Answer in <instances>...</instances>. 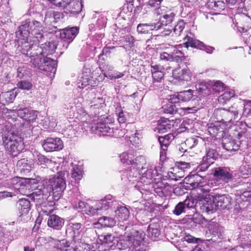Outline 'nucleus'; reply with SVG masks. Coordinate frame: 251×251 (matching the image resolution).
Returning a JSON list of instances; mask_svg holds the SVG:
<instances>
[{"label": "nucleus", "instance_id": "nucleus-11", "mask_svg": "<svg viewBox=\"0 0 251 251\" xmlns=\"http://www.w3.org/2000/svg\"><path fill=\"white\" fill-rule=\"evenodd\" d=\"M78 33V29L76 27L64 28L60 30V37L64 49L68 48L70 43L73 41Z\"/></svg>", "mask_w": 251, "mask_h": 251}, {"label": "nucleus", "instance_id": "nucleus-2", "mask_svg": "<svg viewBox=\"0 0 251 251\" xmlns=\"http://www.w3.org/2000/svg\"><path fill=\"white\" fill-rule=\"evenodd\" d=\"M0 122L4 124L0 127L2 130V140L6 151L12 155L16 156L23 149V142L19 134L24 128V126L18 121L13 124L0 118Z\"/></svg>", "mask_w": 251, "mask_h": 251}, {"label": "nucleus", "instance_id": "nucleus-31", "mask_svg": "<svg viewBox=\"0 0 251 251\" xmlns=\"http://www.w3.org/2000/svg\"><path fill=\"white\" fill-rule=\"evenodd\" d=\"M222 146L227 151H235L239 148L238 144L230 136L223 138Z\"/></svg>", "mask_w": 251, "mask_h": 251}, {"label": "nucleus", "instance_id": "nucleus-55", "mask_svg": "<svg viewBox=\"0 0 251 251\" xmlns=\"http://www.w3.org/2000/svg\"><path fill=\"white\" fill-rule=\"evenodd\" d=\"M17 87L22 90H29L32 87V84L30 81L22 80L17 83Z\"/></svg>", "mask_w": 251, "mask_h": 251}, {"label": "nucleus", "instance_id": "nucleus-52", "mask_svg": "<svg viewBox=\"0 0 251 251\" xmlns=\"http://www.w3.org/2000/svg\"><path fill=\"white\" fill-rule=\"evenodd\" d=\"M29 73V70L27 69L26 65H23L22 66L19 67L17 69V75L20 78H22L25 75H28Z\"/></svg>", "mask_w": 251, "mask_h": 251}, {"label": "nucleus", "instance_id": "nucleus-8", "mask_svg": "<svg viewBox=\"0 0 251 251\" xmlns=\"http://www.w3.org/2000/svg\"><path fill=\"white\" fill-rule=\"evenodd\" d=\"M161 172L160 166L153 167L151 165L148 166L147 170L143 173L141 176H140V181L145 185L150 184L156 179V176L161 178Z\"/></svg>", "mask_w": 251, "mask_h": 251}, {"label": "nucleus", "instance_id": "nucleus-25", "mask_svg": "<svg viewBox=\"0 0 251 251\" xmlns=\"http://www.w3.org/2000/svg\"><path fill=\"white\" fill-rule=\"evenodd\" d=\"M64 221L58 215L51 214L49 215L48 219V225L54 229L59 230L64 225Z\"/></svg>", "mask_w": 251, "mask_h": 251}, {"label": "nucleus", "instance_id": "nucleus-46", "mask_svg": "<svg viewBox=\"0 0 251 251\" xmlns=\"http://www.w3.org/2000/svg\"><path fill=\"white\" fill-rule=\"evenodd\" d=\"M17 166L20 167L21 170L28 171L32 168L33 164L31 161L24 158L18 161Z\"/></svg>", "mask_w": 251, "mask_h": 251}, {"label": "nucleus", "instance_id": "nucleus-20", "mask_svg": "<svg viewBox=\"0 0 251 251\" xmlns=\"http://www.w3.org/2000/svg\"><path fill=\"white\" fill-rule=\"evenodd\" d=\"M51 192V187H46L44 185L41 186L40 188H38L32 194V197L34 201H38L42 200L44 201L47 200L50 195Z\"/></svg>", "mask_w": 251, "mask_h": 251}, {"label": "nucleus", "instance_id": "nucleus-36", "mask_svg": "<svg viewBox=\"0 0 251 251\" xmlns=\"http://www.w3.org/2000/svg\"><path fill=\"white\" fill-rule=\"evenodd\" d=\"M85 213L90 216H93L100 214L101 212L97 201L92 202L91 204L88 203L85 210Z\"/></svg>", "mask_w": 251, "mask_h": 251}, {"label": "nucleus", "instance_id": "nucleus-7", "mask_svg": "<svg viewBox=\"0 0 251 251\" xmlns=\"http://www.w3.org/2000/svg\"><path fill=\"white\" fill-rule=\"evenodd\" d=\"M175 16V14L173 12L165 13L162 17L160 18V20L156 22V24L160 25L158 34L161 36H166L169 35L171 32L172 28L167 26L169 24H171L174 21Z\"/></svg>", "mask_w": 251, "mask_h": 251}, {"label": "nucleus", "instance_id": "nucleus-51", "mask_svg": "<svg viewBox=\"0 0 251 251\" xmlns=\"http://www.w3.org/2000/svg\"><path fill=\"white\" fill-rule=\"evenodd\" d=\"M234 95V92L232 90L226 91L219 98V101L221 102H225L230 100Z\"/></svg>", "mask_w": 251, "mask_h": 251}, {"label": "nucleus", "instance_id": "nucleus-45", "mask_svg": "<svg viewBox=\"0 0 251 251\" xmlns=\"http://www.w3.org/2000/svg\"><path fill=\"white\" fill-rule=\"evenodd\" d=\"M116 224V221L114 219L103 216L99 218L98 220V224L101 225L103 227H112Z\"/></svg>", "mask_w": 251, "mask_h": 251}, {"label": "nucleus", "instance_id": "nucleus-30", "mask_svg": "<svg viewBox=\"0 0 251 251\" xmlns=\"http://www.w3.org/2000/svg\"><path fill=\"white\" fill-rule=\"evenodd\" d=\"M82 4L79 0H71L68 5L66 13L73 15L78 14L82 9Z\"/></svg>", "mask_w": 251, "mask_h": 251}, {"label": "nucleus", "instance_id": "nucleus-5", "mask_svg": "<svg viewBox=\"0 0 251 251\" xmlns=\"http://www.w3.org/2000/svg\"><path fill=\"white\" fill-rule=\"evenodd\" d=\"M144 238V234L135 231L130 235L124 236L117 241V246L120 250L131 249L134 246L140 245Z\"/></svg>", "mask_w": 251, "mask_h": 251}, {"label": "nucleus", "instance_id": "nucleus-50", "mask_svg": "<svg viewBox=\"0 0 251 251\" xmlns=\"http://www.w3.org/2000/svg\"><path fill=\"white\" fill-rule=\"evenodd\" d=\"M37 164L39 165H43V168H45L48 165L51 163V161L46 157L45 155L41 154H37Z\"/></svg>", "mask_w": 251, "mask_h": 251}, {"label": "nucleus", "instance_id": "nucleus-56", "mask_svg": "<svg viewBox=\"0 0 251 251\" xmlns=\"http://www.w3.org/2000/svg\"><path fill=\"white\" fill-rule=\"evenodd\" d=\"M16 93L14 90L7 92L3 93L1 97L4 98L7 102H12L16 96Z\"/></svg>", "mask_w": 251, "mask_h": 251}, {"label": "nucleus", "instance_id": "nucleus-28", "mask_svg": "<svg viewBox=\"0 0 251 251\" xmlns=\"http://www.w3.org/2000/svg\"><path fill=\"white\" fill-rule=\"evenodd\" d=\"M174 122L168 119L161 118L158 121V126L156 130L158 133H164L168 132L173 126Z\"/></svg>", "mask_w": 251, "mask_h": 251}, {"label": "nucleus", "instance_id": "nucleus-12", "mask_svg": "<svg viewBox=\"0 0 251 251\" xmlns=\"http://www.w3.org/2000/svg\"><path fill=\"white\" fill-rule=\"evenodd\" d=\"M42 145L47 152L60 151L64 147L62 141L59 138H48L43 141Z\"/></svg>", "mask_w": 251, "mask_h": 251}, {"label": "nucleus", "instance_id": "nucleus-33", "mask_svg": "<svg viewBox=\"0 0 251 251\" xmlns=\"http://www.w3.org/2000/svg\"><path fill=\"white\" fill-rule=\"evenodd\" d=\"M181 47H182L180 45L176 46H171L170 47L173 58V61L179 62L183 60L184 57V55L180 50Z\"/></svg>", "mask_w": 251, "mask_h": 251}, {"label": "nucleus", "instance_id": "nucleus-4", "mask_svg": "<svg viewBox=\"0 0 251 251\" xmlns=\"http://www.w3.org/2000/svg\"><path fill=\"white\" fill-rule=\"evenodd\" d=\"M68 173L67 171H60L53 177L50 178L46 183L50 186L52 193V199L54 201L58 200L62 196L66 189V176Z\"/></svg>", "mask_w": 251, "mask_h": 251}, {"label": "nucleus", "instance_id": "nucleus-44", "mask_svg": "<svg viewBox=\"0 0 251 251\" xmlns=\"http://www.w3.org/2000/svg\"><path fill=\"white\" fill-rule=\"evenodd\" d=\"M29 21L26 20L21 26L19 27V34L25 38H27L29 35Z\"/></svg>", "mask_w": 251, "mask_h": 251}, {"label": "nucleus", "instance_id": "nucleus-54", "mask_svg": "<svg viewBox=\"0 0 251 251\" xmlns=\"http://www.w3.org/2000/svg\"><path fill=\"white\" fill-rule=\"evenodd\" d=\"M211 89L216 93H219L224 89V84L220 81L212 82Z\"/></svg>", "mask_w": 251, "mask_h": 251}, {"label": "nucleus", "instance_id": "nucleus-62", "mask_svg": "<svg viewBox=\"0 0 251 251\" xmlns=\"http://www.w3.org/2000/svg\"><path fill=\"white\" fill-rule=\"evenodd\" d=\"M185 208L183 202H180L176 206L173 212L176 215H179L184 211Z\"/></svg>", "mask_w": 251, "mask_h": 251}, {"label": "nucleus", "instance_id": "nucleus-1", "mask_svg": "<svg viewBox=\"0 0 251 251\" xmlns=\"http://www.w3.org/2000/svg\"><path fill=\"white\" fill-rule=\"evenodd\" d=\"M57 47L56 42L50 41L42 44L40 47L31 42L19 41L16 53H21L24 56L30 59L33 65H38L42 57L52 54Z\"/></svg>", "mask_w": 251, "mask_h": 251}, {"label": "nucleus", "instance_id": "nucleus-53", "mask_svg": "<svg viewBox=\"0 0 251 251\" xmlns=\"http://www.w3.org/2000/svg\"><path fill=\"white\" fill-rule=\"evenodd\" d=\"M199 139L198 137L189 138L185 141L184 144L188 149H191L198 145Z\"/></svg>", "mask_w": 251, "mask_h": 251}, {"label": "nucleus", "instance_id": "nucleus-14", "mask_svg": "<svg viewBox=\"0 0 251 251\" xmlns=\"http://www.w3.org/2000/svg\"><path fill=\"white\" fill-rule=\"evenodd\" d=\"M84 228L80 223H75L70 224L67 230V233H69L73 238L72 241L80 240L83 233Z\"/></svg>", "mask_w": 251, "mask_h": 251}, {"label": "nucleus", "instance_id": "nucleus-23", "mask_svg": "<svg viewBox=\"0 0 251 251\" xmlns=\"http://www.w3.org/2000/svg\"><path fill=\"white\" fill-rule=\"evenodd\" d=\"M196 90L195 93L199 94V95L206 96L211 93V89L212 88V82H206L204 80L199 81L196 86Z\"/></svg>", "mask_w": 251, "mask_h": 251}, {"label": "nucleus", "instance_id": "nucleus-18", "mask_svg": "<svg viewBox=\"0 0 251 251\" xmlns=\"http://www.w3.org/2000/svg\"><path fill=\"white\" fill-rule=\"evenodd\" d=\"M40 70L54 73L56 70V61L48 57H44L43 62H39L38 65H33Z\"/></svg>", "mask_w": 251, "mask_h": 251}, {"label": "nucleus", "instance_id": "nucleus-42", "mask_svg": "<svg viewBox=\"0 0 251 251\" xmlns=\"http://www.w3.org/2000/svg\"><path fill=\"white\" fill-rule=\"evenodd\" d=\"M207 7L215 11H220L225 9V4L222 0H209Z\"/></svg>", "mask_w": 251, "mask_h": 251}, {"label": "nucleus", "instance_id": "nucleus-32", "mask_svg": "<svg viewBox=\"0 0 251 251\" xmlns=\"http://www.w3.org/2000/svg\"><path fill=\"white\" fill-rule=\"evenodd\" d=\"M136 156V151L129 150L127 152H124L120 155L121 161L126 165H132L134 163L133 158Z\"/></svg>", "mask_w": 251, "mask_h": 251}, {"label": "nucleus", "instance_id": "nucleus-64", "mask_svg": "<svg viewBox=\"0 0 251 251\" xmlns=\"http://www.w3.org/2000/svg\"><path fill=\"white\" fill-rule=\"evenodd\" d=\"M243 201L251 203V191L244 192L240 196Z\"/></svg>", "mask_w": 251, "mask_h": 251}, {"label": "nucleus", "instance_id": "nucleus-26", "mask_svg": "<svg viewBox=\"0 0 251 251\" xmlns=\"http://www.w3.org/2000/svg\"><path fill=\"white\" fill-rule=\"evenodd\" d=\"M114 238V236L111 234L100 235L99 236V239L101 242V247L105 248L104 251H108L113 247Z\"/></svg>", "mask_w": 251, "mask_h": 251}, {"label": "nucleus", "instance_id": "nucleus-29", "mask_svg": "<svg viewBox=\"0 0 251 251\" xmlns=\"http://www.w3.org/2000/svg\"><path fill=\"white\" fill-rule=\"evenodd\" d=\"M127 178L129 181L134 183L140 179V174L135 169L126 170L122 171V179Z\"/></svg>", "mask_w": 251, "mask_h": 251}, {"label": "nucleus", "instance_id": "nucleus-3", "mask_svg": "<svg viewBox=\"0 0 251 251\" xmlns=\"http://www.w3.org/2000/svg\"><path fill=\"white\" fill-rule=\"evenodd\" d=\"M194 91L188 90L173 95L169 96L170 98L162 102V109L163 110H191L190 107H179V100L185 101L189 100L194 95Z\"/></svg>", "mask_w": 251, "mask_h": 251}, {"label": "nucleus", "instance_id": "nucleus-37", "mask_svg": "<svg viewBox=\"0 0 251 251\" xmlns=\"http://www.w3.org/2000/svg\"><path fill=\"white\" fill-rule=\"evenodd\" d=\"M149 236L153 240H156L160 235L159 226L158 224H150L147 229Z\"/></svg>", "mask_w": 251, "mask_h": 251}, {"label": "nucleus", "instance_id": "nucleus-61", "mask_svg": "<svg viewBox=\"0 0 251 251\" xmlns=\"http://www.w3.org/2000/svg\"><path fill=\"white\" fill-rule=\"evenodd\" d=\"M134 163H132V165H135L136 166H140L146 163V159L144 156L142 155H137L136 152V156L133 158Z\"/></svg>", "mask_w": 251, "mask_h": 251}, {"label": "nucleus", "instance_id": "nucleus-19", "mask_svg": "<svg viewBox=\"0 0 251 251\" xmlns=\"http://www.w3.org/2000/svg\"><path fill=\"white\" fill-rule=\"evenodd\" d=\"M210 194H208V197H203L202 199H199L200 201H201V204H202L201 206V209L203 212H205L208 214L212 213L216 211L217 207L216 204V202L214 201V197L213 199L210 198Z\"/></svg>", "mask_w": 251, "mask_h": 251}, {"label": "nucleus", "instance_id": "nucleus-21", "mask_svg": "<svg viewBox=\"0 0 251 251\" xmlns=\"http://www.w3.org/2000/svg\"><path fill=\"white\" fill-rule=\"evenodd\" d=\"M101 213L103 211L108 209L109 208L117 206L118 202L115 200L113 196L108 195L105 196L103 199L97 201Z\"/></svg>", "mask_w": 251, "mask_h": 251}, {"label": "nucleus", "instance_id": "nucleus-34", "mask_svg": "<svg viewBox=\"0 0 251 251\" xmlns=\"http://www.w3.org/2000/svg\"><path fill=\"white\" fill-rule=\"evenodd\" d=\"M129 215V210L124 206L117 207V209L115 210L116 217L119 221H126L128 219Z\"/></svg>", "mask_w": 251, "mask_h": 251}, {"label": "nucleus", "instance_id": "nucleus-27", "mask_svg": "<svg viewBox=\"0 0 251 251\" xmlns=\"http://www.w3.org/2000/svg\"><path fill=\"white\" fill-rule=\"evenodd\" d=\"M214 201L218 208H225L228 206L231 202V198L226 195H216L214 197Z\"/></svg>", "mask_w": 251, "mask_h": 251}, {"label": "nucleus", "instance_id": "nucleus-60", "mask_svg": "<svg viewBox=\"0 0 251 251\" xmlns=\"http://www.w3.org/2000/svg\"><path fill=\"white\" fill-rule=\"evenodd\" d=\"M78 82V86L80 88H83L89 85L90 79L87 75L83 74V76L81 77V79L79 80Z\"/></svg>", "mask_w": 251, "mask_h": 251}, {"label": "nucleus", "instance_id": "nucleus-43", "mask_svg": "<svg viewBox=\"0 0 251 251\" xmlns=\"http://www.w3.org/2000/svg\"><path fill=\"white\" fill-rule=\"evenodd\" d=\"M71 244L74 251H89L88 244L82 242L81 239L72 241Z\"/></svg>", "mask_w": 251, "mask_h": 251}, {"label": "nucleus", "instance_id": "nucleus-38", "mask_svg": "<svg viewBox=\"0 0 251 251\" xmlns=\"http://www.w3.org/2000/svg\"><path fill=\"white\" fill-rule=\"evenodd\" d=\"M178 135H174L173 133L168 134L164 136H160L158 137V141L160 146L163 151H165L170 144V142L174 139Z\"/></svg>", "mask_w": 251, "mask_h": 251}, {"label": "nucleus", "instance_id": "nucleus-40", "mask_svg": "<svg viewBox=\"0 0 251 251\" xmlns=\"http://www.w3.org/2000/svg\"><path fill=\"white\" fill-rule=\"evenodd\" d=\"M116 116L120 123H125L126 121L132 122L134 120L132 113L128 112L127 111H120Z\"/></svg>", "mask_w": 251, "mask_h": 251}, {"label": "nucleus", "instance_id": "nucleus-48", "mask_svg": "<svg viewBox=\"0 0 251 251\" xmlns=\"http://www.w3.org/2000/svg\"><path fill=\"white\" fill-rule=\"evenodd\" d=\"M72 177L75 180H80L82 177L81 168L77 165L73 166L72 169Z\"/></svg>", "mask_w": 251, "mask_h": 251}, {"label": "nucleus", "instance_id": "nucleus-24", "mask_svg": "<svg viewBox=\"0 0 251 251\" xmlns=\"http://www.w3.org/2000/svg\"><path fill=\"white\" fill-rule=\"evenodd\" d=\"M160 25L152 21L149 24H139L137 26V31L139 33H148L151 31H158Z\"/></svg>", "mask_w": 251, "mask_h": 251}, {"label": "nucleus", "instance_id": "nucleus-59", "mask_svg": "<svg viewBox=\"0 0 251 251\" xmlns=\"http://www.w3.org/2000/svg\"><path fill=\"white\" fill-rule=\"evenodd\" d=\"M80 113H79L80 116L78 117V116L76 117V118L80 120L82 122H90V119L91 118L90 116L88 115V113H86V111H79ZM78 114V113L77 112Z\"/></svg>", "mask_w": 251, "mask_h": 251}, {"label": "nucleus", "instance_id": "nucleus-6", "mask_svg": "<svg viewBox=\"0 0 251 251\" xmlns=\"http://www.w3.org/2000/svg\"><path fill=\"white\" fill-rule=\"evenodd\" d=\"M36 112L37 111H7L5 113V116L8 118V121L14 122V124L16 120L21 123L17 119V115L25 121L32 122L37 117Z\"/></svg>", "mask_w": 251, "mask_h": 251}, {"label": "nucleus", "instance_id": "nucleus-16", "mask_svg": "<svg viewBox=\"0 0 251 251\" xmlns=\"http://www.w3.org/2000/svg\"><path fill=\"white\" fill-rule=\"evenodd\" d=\"M209 233L212 235L211 240L213 242H220L224 236V229L219 224L212 222L209 224Z\"/></svg>", "mask_w": 251, "mask_h": 251}, {"label": "nucleus", "instance_id": "nucleus-63", "mask_svg": "<svg viewBox=\"0 0 251 251\" xmlns=\"http://www.w3.org/2000/svg\"><path fill=\"white\" fill-rule=\"evenodd\" d=\"M176 167L180 169V170L184 171L185 174V172H187L188 170L190 169V164L185 162H178L177 163V165Z\"/></svg>", "mask_w": 251, "mask_h": 251}, {"label": "nucleus", "instance_id": "nucleus-39", "mask_svg": "<svg viewBox=\"0 0 251 251\" xmlns=\"http://www.w3.org/2000/svg\"><path fill=\"white\" fill-rule=\"evenodd\" d=\"M18 208L21 216L27 214L30 209V201L25 199H21L18 201Z\"/></svg>", "mask_w": 251, "mask_h": 251}, {"label": "nucleus", "instance_id": "nucleus-57", "mask_svg": "<svg viewBox=\"0 0 251 251\" xmlns=\"http://www.w3.org/2000/svg\"><path fill=\"white\" fill-rule=\"evenodd\" d=\"M185 26V24L182 21H179L177 24L175 25L174 29V32L176 36H179L183 30Z\"/></svg>", "mask_w": 251, "mask_h": 251}, {"label": "nucleus", "instance_id": "nucleus-9", "mask_svg": "<svg viewBox=\"0 0 251 251\" xmlns=\"http://www.w3.org/2000/svg\"><path fill=\"white\" fill-rule=\"evenodd\" d=\"M30 179L28 178L14 177L11 179L10 183L15 189L14 192H11L12 197L18 194L26 195V188L29 187Z\"/></svg>", "mask_w": 251, "mask_h": 251}, {"label": "nucleus", "instance_id": "nucleus-17", "mask_svg": "<svg viewBox=\"0 0 251 251\" xmlns=\"http://www.w3.org/2000/svg\"><path fill=\"white\" fill-rule=\"evenodd\" d=\"M91 128L92 131L100 136H111L113 133V128H111L107 124L101 122L92 126Z\"/></svg>", "mask_w": 251, "mask_h": 251}, {"label": "nucleus", "instance_id": "nucleus-58", "mask_svg": "<svg viewBox=\"0 0 251 251\" xmlns=\"http://www.w3.org/2000/svg\"><path fill=\"white\" fill-rule=\"evenodd\" d=\"M93 102L94 104L91 105V107L94 110L103 108L105 106L104 101L101 98H98L94 100Z\"/></svg>", "mask_w": 251, "mask_h": 251}, {"label": "nucleus", "instance_id": "nucleus-35", "mask_svg": "<svg viewBox=\"0 0 251 251\" xmlns=\"http://www.w3.org/2000/svg\"><path fill=\"white\" fill-rule=\"evenodd\" d=\"M171 170V171L168 173L167 176H166L171 180L177 181L185 175L184 171L180 170V169L176 167L172 168Z\"/></svg>", "mask_w": 251, "mask_h": 251}, {"label": "nucleus", "instance_id": "nucleus-15", "mask_svg": "<svg viewBox=\"0 0 251 251\" xmlns=\"http://www.w3.org/2000/svg\"><path fill=\"white\" fill-rule=\"evenodd\" d=\"M184 40L186 41L184 44L185 45V47L187 48H188L189 47L198 48L201 50H202V48H204V50H205V51L208 53H211L214 50V48L212 47L204 46V45L202 42L196 40L188 35L185 36Z\"/></svg>", "mask_w": 251, "mask_h": 251}, {"label": "nucleus", "instance_id": "nucleus-22", "mask_svg": "<svg viewBox=\"0 0 251 251\" xmlns=\"http://www.w3.org/2000/svg\"><path fill=\"white\" fill-rule=\"evenodd\" d=\"M29 34L34 36L37 40L39 41L43 37V26L41 23L38 21L33 20L29 21Z\"/></svg>", "mask_w": 251, "mask_h": 251}, {"label": "nucleus", "instance_id": "nucleus-49", "mask_svg": "<svg viewBox=\"0 0 251 251\" xmlns=\"http://www.w3.org/2000/svg\"><path fill=\"white\" fill-rule=\"evenodd\" d=\"M140 131L136 132L129 137L130 141L135 147L139 146L141 143L142 134Z\"/></svg>", "mask_w": 251, "mask_h": 251}, {"label": "nucleus", "instance_id": "nucleus-41", "mask_svg": "<svg viewBox=\"0 0 251 251\" xmlns=\"http://www.w3.org/2000/svg\"><path fill=\"white\" fill-rule=\"evenodd\" d=\"M202 178L198 175L188 176L184 178V182L189 184L192 189H196L199 186V183Z\"/></svg>", "mask_w": 251, "mask_h": 251}, {"label": "nucleus", "instance_id": "nucleus-10", "mask_svg": "<svg viewBox=\"0 0 251 251\" xmlns=\"http://www.w3.org/2000/svg\"><path fill=\"white\" fill-rule=\"evenodd\" d=\"M213 175L215 181V186L216 183L226 184L232 178V174L228 168L218 167L214 169Z\"/></svg>", "mask_w": 251, "mask_h": 251}, {"label": "nucleus", "instance_id": "nucleus-47", "mask_svg": "<svg viewBox=\"0 0 251 251\" xmlns=\"http://www.w3.org/2000/svg\"><path fill=\"white\" fill-rule=\"evenodd\" d=\"M218 155V153L216 150L214 149L210 148L206 151L205 161H206L208 164H212L213 162V160L217 158Z\"/></svg>", "mask_w": 251, "mask_h": 251}, {"label": "nucleus", "instance_id": "nucleus-13", "mask_svg": "<svg viewBox=\"0 0 251 251\" xmlns=\"http://www.w3.org/2000/svg\"><path fill=\"white\" fill-rule=\"evenodd\" d=\"M214 184H215V181L213 180H211L208 183L205 184H203L200 181L199 183V186L196 188V191L198 194L197 198L201 199L205 196L207 197V194H211L212 190L217 189V188H213L214 187Z\"/></svg>", "mask_w": 251, "mask_h": 251}]
</instances>
